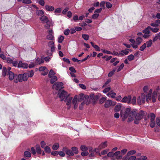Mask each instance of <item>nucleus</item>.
Masks as SVG:
<instances>
[{"label": "nucleus", "mask_w": 160, "mask_h": 160, "mask_svg": "<svg viewBox=\"0 0 160 160\" xmlns=\"http://www.w3.org/2000/svg\"><path fill=\"white\" fill-rule=\"evenodd\" d=\"M29 75V73L28 72L24 73L23 74H19L17 76V78L14 79V82L17 83L18 82H22L23 81H27Z\"/></svg>", "instance_id": "f257e3e1"}, {"label": "nucleus", "mask_w": 160, "mask_h": 160, "mask_svg": "<svg viewBox=\"0 0 160 160\" xmlns=\"http://www.w3.org/2000/svg\"><path fill=\"white\" fill-rule=\"evenodd\" d=\"M137 113V111L135 110H131V108H128L125 110L124 114L123 115V118L125 119L131 115L133 117L135 116Z\"/></svg>", "instance_id": "f03ea898"}, {"label": "nucleus", "mask_w": 160, "mask_h": 160, "mask_svg": "<svg viewBox=\"0 0 160 160\" xmlns=\"http://www.w3.org/2000/svg\"><path fill=\"white\" fill-rule=\"evenodd\" d=\"M58 95H59V97L61 98V101H63L64 98L68 96L67 92L64 90H62L61 92L59 90Z\"/></svg>", "instance_id": "7ed1b4c3"}, {"label": "nucleus", "mask_w": 160, "mask_h": 160, "mask_svg": "<svg viewBox=\"0 0 160 160\" xmlns=\"http://www.w3.org/2000/svg\"><path fill=\"white\" fill-rule=\"evenodd\" d=\"M147 113L146 112L143 111L141 110L139 112L138 114L135 116L136 117V118L138 120H141L146 115Z\"/></svg>", "instance_id": "20e7f679"}, {"label": "nucleus", "mask_w": 160, "mask_h": 160, "mask_svg": "<svg viewBox=\"0 0 160 160\" xmlns=\"http://www.w3.org/2000/svg\"><path fill=\"white\" fill-rule=\"evenodd\" d=\"M88 96V95H85L83 93H81L79 94L78 98V101L81 102L82 100H83V102H86V101H87Z\"/></svg>", "instance_id": "39448f33"}, {"label": "nucleus", "mask_w": 160, "mask_h": 160, "mask_svg": "<svg viewBox=\"0 0 160 160\" xmlns=\"http://www.w3.org/2000/svg\"><path fill=\"white\" fill-rule=\"evenodd\" d=\"M62 150L65 152L66 154L70 156H73L74 155L73 153L72 150L69 149L66 147H64L62 148Z\"/></svg>", "instance_id": "423d86ee"}, {"label": "nucleus", "mask_w": 160, "mask_h": 160, "mask_svg": "<svg viewBox=\"0 0 160 160\" xmlns=\"http://www.w3.org/2000/svg\"><path fill=\"white\" fill-rule=\"evenodd\" d=\"M115 104V102H112L111 100H108L105 101L104 106L105 108H107L111 106H114Z\"/></svg>", "instance_id": "0eeeda50"}, {"label": "nucleus", "mask_w": 160, "mask_h": 160, "mask_svg": "<svg viewBox=\"0 0 160 160\" xmlns=\"http://www.w3.org/2000/svg\"><path fill=\"white\" fill-rule=\"evenodd\" d=\"M8 75H9V79L11 81L16 79L18 75L16 74H15L14 73L11 71L8 72Z\"/></svg>", "instance_id": "6e6552de"}, {"label": "nucleus", "mask_w": 160, "mask_h": 160, "mask_svg": "<svg viewBox=\"0 0 160 160\" xmlns=\"http://www.w3.org/2000/svg\"><path fill=\"white\" fill-rule=\"evenodd\" d=\"M131 98V96L130 95H129L128 97L125 96L122 99L121 102L124 103L127 102L129 104L130 103Z\"/></svg>", "instance_id": "1a4fd4ad"}, {"label": "nucleus", "mask_w": 160, "mask_h": 160, "mask_svg": "<svg viewBox=\"0 0 160 160\" xmlns=\"http://www.w3.org/2000/svg\"><path fill=\"white\" fill-rule=\"evenodd\" d=\"M48 32L49 34L47 36V38L50 40H53L54 37L53 35V30H49L48 31Z\"/></svg>", "instance_id": "9d476101"}, {"label": "nucleus", "mask_w": 160, "mask_h": 160, "mask_svg": "<svg viewBox=\"0 0 160 160\" xmlns=\"http://www.w3.org/2000/svg\"><path fill=\"white\" fill-rule=\"evenodd\" d=\"M88 150L89 152L91 153L89 155V157L90 158H91L92 157H94L95 155V153L96 154L97 153L96 152V149L93 150L92 148L90 147L88 148Z\"/></svg>", "instance_id": "9b49d317"}, {"label": "nucleus", "mask_w": 160, "mask_h": 160, "mask_svg": "<svg viewBox=\"0 0 160 160\" xmlns=\"http://www.w3.org/2000/svg\"><path fill=\"white\" fill-rule=\"evenodd\" d=\"M28 67V64L26 63H23L22 61H20L18 64V68H27Z\"/></svg>", "instance_id": "f8f14e48"}, {"label": "nucleus", "mask_w": 160, "mask_h": 160, "mask_svg": "<svg viewBox=\"0 0 160 160\" xmlns=\"http://www.w3.org/2000/svg\"><path fill=\"white\" fill-rule=\"evenodd\" d=\"M54 85L56 86L55 89L57 90H60L61 88H63V87H62L63 85V83L61 82H56L54 84Z\"/></svg>", "instance_id": "ddd939ff"}, {"label": "nucleus", "mask_w": 160, "mask_h": 160, "mask_svg": "<svg viewBox=\"0 0 160 160\" xmlns=\"http://www.w3.org/2000/svg\"><path fill=\"white\" fill-rule=\"evenodd\" d=\"M72 98L69 96V95L66 98L64 101L66 102L67 105H69L71 104V101L72 100Z\"/></svg>", "instance_id": "4468645a"}, {"label": "nucleus", "mask_w": 160, "mask_h": 160, "mask_svg": "<svg viewBox=\"0 0 160 160\" xmlns=\"http://www.w3.org/2000/svg\"><path fill=\"white\" fill-rule=\"evenodd\" d=\"M152 90L151 89H150L149 92L148 94V95H146V100L147 102H149V100H152Z\"/></svg>", "instance_id": "2eb2a0df"}, {"label": "nucleus", "mask_w": 160, "mask_h": 160, "mask_svg": "<svg viewBox=\"0 0 160 160\" xmlns=\"http://www.w3.org/2000/svg\"><path fill=\"white\" fill-rule=\"evenodd\" d=\"M45 9L46 10L49 11H52L54 10V8L53 6L46 5L45 6Z\"/></svg>", "instance_id": "dca6fc26"}, {"label": "nucleus", "mask_w": 160, "mask_h": 160, "mask_svg": "<svg viewBox=\"0 0 160 160\" xmlns=\"http://www.w3.org/2000/svg\"><path fill=\"white\" fill-rule=\"evenodd\" d=\"M44 62V58H38L36 60V62L39 64L43 63Z\"/></svg>", "instance_id": "f3484780"}, {"label": "nucleus", "mask_w": 160, "mask_h": 160, "mask_svg": "<svg viewBox=\"0 0 160 160\" xmlns=\"http://www.w3.org/2000/svg\"><path fill=\"white\" fill-rule=\"evenodd\" d=\"M122 104L121 103H118L115 107L114 108V111L115 112L119 111L122 107Z\"/></svg>", "instance_id": "a211bd4d"}, {"label": "nucleus", "mask_w": 160, "mask_h": 160, "mask_svg": "<svg viewBox=\"0 0 160 160\" xmlns=\"http://www.w3.org/2000/svg\"><path fill=\"white\" fill-rule=\"evenodd\" d=\"M120 154V152L119 151L116 152L114 154V157H116V158L118 159H120L122 158V156Z\"/></svg>", "instance_id": "6ab92c4d"}, {"label": "nucleus", "mask_w": 160, "mask_h": 160, "mask_svg": "<svg viewBox=\"0 0 160 160\" xmlns=\"http://www.w3.org/2000/svg\"><path fill=\"white\" fill-rule=\"evenodd\" d=\"M151 27L150 26L146 28L143 31V32L145 34H149L150 33V30H151Z\"/></svg>", "instance_id": "aec40b11"}, {"label": "nucleus", "mask_w": 160, "mask_h": 160, "mask_svg": "<svg viewBox=\"0 0 160 160\" xmlns=\"http://www.w3.org/2000/svg\"><path fill=\"white\" fill-rule=\"evenodd\" d=\"M40 19L41 21L45 23L47 21L48 19L47 17L43 15L40 18Z\"/></svg>", "instance_id": "412c9836"}, {"label": "nucleus", "mask_w": 160, "mask_h": 160, "mask_svg": "<svg viewBox=\"0 0 160 160\" xmlns=\"http://www.w3.org/2000/svg\"><path fill=\"white\" fill-rule=\"evenodd\" d=\"M107 146V142H105L103 143H102L98 147L99 149H102L104 148Z\"/></svg>", "instance_id": "4be33fe9"}, {"label": "nucleus", "mask_w": 160, "mask_h": 160, "mask_svg": "<svg viewBox=\"0 0 160 160\" xmlns=\"http://www.w3.org/2000/svg\"><path fill=\"white\" fill-rule=\"evenodd\" d=\"M140 97L141 98L142 103H144L145 101V100L146 98V96L145 95L144 93H143L141 94Z\"/></svg>", "instance_id": "5701e85b"}, {"label": "nucleus", "mask_w": 160, "mask_h": 160, "mask_svg": "<svg viewBox=\"0 0 160 160\" xmlns=\"http://www.w3.org/2000/svg\"><path fill=\"white\" fill-rule=\"evenodd\" d=\"M92 46L95 48V49L96 51H100V48L97 45H95L94 43L92 42H90Z\"/></svg>", "instance_id": "b1692460"}, {"label": "nucleus", "mask_w": 160, "mask_h": 160, "mask_svg": "<svg viewBox=\"0 0 160 160\" xmlns=\"http://www.w3.org/2000/svg\"><path fill=\"white\" fill-rule=\"evenodd\" d=\"M136 157L135 156H128V158H125V156L123 157V159L124 160H134L136 159Z\"/></svg>", "instance_id": "393cba45"}, {"label": "nucleus", "mask_w": 160, "mask_h": 160, "mask_svg": "<svg viewBox=\"0 0 160 160\" xmlns=\"http://www.w3.org/2000/svg\"><path fill=\"white\" fill-rule=\"evenodd\" d=\"M136 152V151L135 150H131L130 151H129L127 155L125 156V158H127L128 157V156H130V155H133L134 154H135Z\"/></svg>", "instance_id": "a878e982"}, {"label": "nucleus", "mask_w": 160, "mask_h": 160, "mask_svg": "<svg viewBox=\"0 0 160 160\" xmlns=\"http://www.w3.org/2000/svg\"><path fill=\"white\" fill-rule=\"evenodd\" d=\"M158 39L160 40V32H159L156 34V36L153 38V42H155Z\"/></svg>", "instance_id": "bb28decb"}, {"label": "nucleus", "mask_w": 160, "mask_h": 160, "mask_svg": "<svg viewBox=\"0 0 160 160\" xmlns=\"http://www.w3.org/2000/svg\"><path fill=\"white\" fill-rule=\"evenodd\" d=\"M50 80V82L51 84H53L55 81L57 80V77L56 76H54L52 77Z\"/></svg>", "instance_id": "cd10ccee"}, {"label": "nucleus", "mask_w": 160, "mask_h": 160, "mask_svg": "<svg viewBox=\"0 0 160 160\" xmlns=\"http://www.w3.org/2000/svg\"><path fill=\"white\" fill-rule=\"evenodd\" d=\"M7 68L5 67H3L2 70V75L5 77L7 73Z\"/></svg>", "instance_id": "c85d7f7f"}, {"label": "nucleus", "mask_w": 160, "mask_h": 160, "mask_svg": "<svg viewBox=\"0 0 160 160\" xmlns=\"http://www.w3.org/2000/svg\"><path fill=\"white\" fill-rule=\"evenodd\" d=\"M24 156L27 158H30L31 157V153L28 151H26L24 152Z\"/></svg>", "instance_id": "c756f323"}, {"label": "nucleus", "mask_w": 160, "mask_h": 160, "mask_svg": "<svg viewBox=\"0 0 160 160\" xmlns=\"http://www.w3.org/2000/svg\"><path fill=\"white\" fill-rule=\"evenodd\" d=\"M72 150L73 153L75 154H77L78 153V149L76 147H73L72 148Z\"/></svg>", "instance_id": "7c9ffc66"}, {"label": "nucleus", "mask_w": 160, "mask_h": 160, "mask_svg": "<svg viewBox=\"0 0 160 160\" xmlns=\"http://www.w3.org/2000/svg\"><path fill=\"white\" fill-rule=\"evenodd\" d=\"M45 23H46V24L45 25V27L47 28H49L51 24L50 21L48 19Z\"/></svg>", "instance_id": "2f4dec72"}, {"label": "nucleus", "mask_w": 160, "mask_h": 160, "mask_svg": "<svg viewBox=\"0 0 160 160\" xmlns=\"http://www.w3.org/2000/svg\"><path fill=\"white\" fill-rule=\"evenodd\" d=\"M150 121L151 122L155 121V115L153 113H151L150 115Z\"/></svg>", "instance_id": "473e14b6"}, {"label": "nucleus", "mask_w": 160, "mask_h": 160, "mask_svg": "<svg viewBox=\"0 0 160 160\" xmlns=\"http://www.w3.org/2000/svg\"><path fill=\"white\" fill-rule=\"evenodd\" d=\"M44 150L46 153H49L51 152V149L48 146H47L44 148Z\"/></svg>", "instance_id": "72a5a7b5"}, {"label": "nucleus", "mask_w": 160, "mask_h": 160, "mask_svg": "<svg viewBox=\"0 0 160 160\" xmlns=\"http://www.w3.org/2000/svg\"><path fill=\"white\" fill-rule=\"evenodd\" d=\"M55 74V73L54 72V71H53V70L52 69H51L49 72V74H48V77L49 78H51L52 77V75H54Z\"/></svg>", "instance_id": "f704fd0d"}, {"label": "nucleus", "mask_w": 160, "mask_h": 160, "mask_svg": "<svg viewBox=\"0 0 160 160\" xmlns=\"http://www.w3.org/2000/svg\"><path fill=\"white\" fill-rule=\"evenodd\" d=\"M113 54H114L115 55L118 56H123V54L122 53H118V52L114 51L113 52Z\"/></svg>", "instance_id": "c9c22d12"}, {"label": "nucleus", "mask_w": 160, "mask_h": 160, "mask_svg": "<svg viewBox=\"0 0 160 160\" xmlns=\"http://www.w3.org/2000/svg\"><path fill=\"white\" fill-rule=\"evenodd\" d=\"M59 147V145L58 143H57L54 144L52 147V148L54 150H57Z\"/></svg>", "instance_id": "e433bc0d"}, {"label": "nucleus", "mask_w": 160, "mask_h": 160, "mask_svg": "<svg viewBox=\"0 0 160 160\" xmlns=\"http://www.w3.org/2000/svg\"><path fill=\"white\" fill-rule=\"evenodd\" d=\"M80 149L82 151H86L88 150V148L85 145H82L80 147Z\"/></svg>", "instance_id": "4c0bfd02"}, {"label": "nucleus", "mask_w": 160, "mask_h": 160, "mask_svg": "<svg viewBox=\"0 0 160 160\" xmlns=\"http://www.w3.org/2000/svg\"><path fill=\"white\" fill-rule=\"evenodd\" d=\"M36 14L38 16H41L44 14V12L42 10H39L36 12Z\"/></svg>", "instance_id": "58836bf2"}, {"label": "nucleus", "mask_w": 160, "mask_h": 160, "mask_svg": "<svg viewBox=\"0 0 160 160\" xmlns=\"http://www.w3.org/2000/svg\"><path fill=\"white\" fill-rule=\"evenodd\" d=\"M36 151L38 154H41L42 153V150L39 145L38 147H36Z\"/></svg>", "instance_id": "ea45409f"}, {"label": "nucleus", "mask_w": 160, "mask_h": 160, "mask_svg": "<svg viewBox=\"0 0 160 160\" xmlns=\"http://www.w3.org/2000/svg\"><path fill=\"white\" fill-rule=\"evenodd\" d=\"M64 39V37L62 36H60L58 38V42L59 43H61L63 41Z\"/></svg>", "instance_id": "a19ab883"}, {"label": "nucleus", "mask_w": 160, "mask_h": 160, "mask_svg": "<svg viewBox=\"0 0 160 160\" xmlns=\"http://www.w3.org/2000/svg\"><path fill=\"white\" fill-rule=\"evenodd\" d=\"M115 71H116L115 69H113L112 71L110 72L108 74V76L109 77H112L113 75V74L114 73Z\"/></svg>", "instance_id": "79ce46f5"}, {"label": "nucleus", "mask_w": 160, "mask_h": 160, "mask_svg": "<svg viewBox=\"0 0 160 160\" xmlns=\"http://www.w3.org/2000/svg\"><path fill=\"white\" fill-rule=\"evenodd\" d=\"M136 42H137V44L139 45L142 41V39L140 37H138L136 39Z\"/></svg>", "instance_id": "37998d69"}, {"label": "nucleus", "mask_w": 160, "mask_h": 160, "mask_svg": "<svg viewBox=\"0 0 160 160\" xmlns=\"http://www.w3.org/2000/svg\"><path fill=\"white\" fill-rule=\"evenodd\" d=\"M82 37L85 40H87L89 39V36L86 34H82Z\"/></svg>", "instance_id": "c03bdc74"}, {"label": "nucleus", "mask_w": 160, "mask_h": 160, "mask_svg": "<svg viewBox=\"0 0 160 160\" xmlns=\"http://www.w3.org/2000/svg\"><path fill=\"white\" fill-rule=\"evenodd\" d=\"M147 47L148 48L151 47L152 44V40H150L149 41L146 42Z\"/></svg>", "instance_id": "a18cd8bd"}, {"label": "nucleus", "mask_w": 160, "mask_h": 160, "mask_svg": "<svg viewBox=\"0 0 160 160\" xmlns=\"http://www.w3.org/2000/svg\"><path fill=\"white\" fill-rule=\"evenodd\" d=\"M147 157L145 156H142L140 158H138L135 159V160H149L147 159Z\"/></svg>", "instance_id": "49530a36"}, {"label": "nucleus", "mask_w": 160, "mask_h": 160, "mask_svg": "<svg viewBox=\"0 0 160 160\" xmlns=\"http://www.w3.org/2000/svg\"><path fill=\"white\" fill-rule=\"evenodd\" d=\"M146 47V44L144 43L140 47V50L142 51H143Z\"/></svg>", "instance_id": "de8ad7c7"}, {"label": "nucleus", "mask_w": 160, "mask_h": 160, "mask_svg": "<svg viewBox=\"0 0 160 160\" xmlns=\"http://www.w3.org/2000/svg\"><path fill=\"white\" fill-rule=\"evenodd\" d=\"M78 100V96L77 95H75L73 99L72 100V103L73 104L77 103V101Z\"/></svg>", "instance_id": "09e8293b"}, {"label": "nucleus", "mask_w": 160, "mask_h": 160, "mask_svg": "<svg viewBox=\"0 0 160 160\" xmlns=\"http://www.w3.org/2000/svg\"><path fill=\"white\" fill-rule=\"evenodd\" d=\"M128 59L129 61H131L134 59V56L132 54H130L128 57Z\"/></svg>", "instance_id": "8fccbe9b"}, {"label": "nucleus", "mask_w": 160, "mask_h": 160, "mask_svg": "<svg viewBox=\"0 0 160 160\" xmlns=\"http://www.w3.org/2000/svg\"><path fill=\"white\" fill-rule=\"evenodd\" d=\"M107 97H102L99 100V102L100 103H103L107 99Z\"/></svg>", "instance_id": "3c124183"}, {"label": "nucleus", "mask_w": 160, "mask_h": 160, "mask_svg": "<svg viewBox=\"0 0 160 160\" xmlns=\"http://www.w3.org/2000/svg\"><path fill=\"white\" fill-rule=\"evenodd\" d=\"M136 102V97L134 96L133 97L132 99H131V102L130 103H132L133 104H134Z\"/></svg>", "instance_id": "603ef678"}, {"label": "nucleus", "mask_w": 160, "mask_h": 160, "mask_svg": "<svg viewBox=\"0 0 160 160\" xmlns=\"http://www.w3.org/2000/svg\"><path fill=\"white\" fill-rule=\"evenodd\" d=\"M121 52L122 53H123V56H124V55H128L129 53V52L127 49H126L125 50H122L121 51Z\"/></svg>", "instance_id": "864d4df0"}, {"label": "nucleus", "mask_w": 160, "mask_h": 160, "mask_svg": "<svg viewBox=\"0 0 160 160\" xmlns=\"http://www.w3.org/2000/svg\"><path fill=\"white\" fill-rule=\"evenodd\" d=\"M111 89L110 87L105 88L103 90V92L104 93H106L107 92H109Z\"/></svg>", "instance_id": "5fc2aeb1"}, {"label": "nucleus", "mask_w": 160, "mask_h": 160, "mask_svg": "<svg viewBox=\"0 0 160 160\" xmlns=\"http://www.w3.org/2000/svg\"><path fill=\"white\" fill-rule=\"evenodd\" d=\"M137 102L138 105H140L142 104V102L140 96H139L137 98Z\"/></svg>", "instance_id": "6e6d98bb"}, {"label": "nucleus", "mask_w": 160, "mask_h": 160, "mask_svg": "<svg viewBox=\"0 0 160 160\" xmlns=\"http://www.w3.org/2000/svg\"><path fill=\"white\" fill-rule=\"evenodd\" d=\"M155 121L151 122V121H150V126L152 128H153L155 127Z\"/></svg>", "instance_id": "4d7b16f0"}, {"label": "nucleus", "mask_w": 160, "mask_h": 160, "mask_svg": "<svg viewBox=\"0 0 160 160\" xmlns=\"http://www.w3.org/2000/svg\"><path fill=\"white\" fill-rule=\"evenodd\" d=\"M106 6L108 8H111L112 6V4L109 2H107L106 3Z\"/></svg>", "instance_id": "13d9d810"}, {"label": "nucleus", "mask_w": 160, "mask_h": 160, "mask_svg": "<svg viewBox=\"0 0 160 160\" xmlns=\"http://www.w3.org/2000/svg\"><path fill=\"white\" fill-rule=\"evenodd\" d=\"M124 65L123 63H122L117 69V72H118L120 71L123 68Z\"/></svg>", "instance_id": "bf43d9fd"}, {"label": "nucleus", "mask_w": 160, "mask_h": 160, "mask_svg": "<svg viewBox=\"0 0 160 160\" xmlns=\"http://www.w3.org/2000/svg\"><path fill=\"white\" fill-rule=\"evenodd\" d=\"M48 69L46 67H40L39 68V71H44Z\"/></svg>", "instance_id": "052dcab7"}, {"label": "nucleus", "mask_w": 160, "mask_h": 160, "mask_svg": "<svg viewBox=\"0 0 160 160\" xmlns=\"http://www.w3.org/2000/svg\"><path fill=\"white\" fill-rule=\"evenodd\" d=\"M84 151L82 152L81 153V155L82 156H87L88 154V152L87 151Z\"/></svg>", "instance_id": "680f3d73"}, {"label": "nucleus", "mask_w": 160, "mask_h": 160, "mask_svg": "<svg viewBox=\"0 0 160 160\" xmlns=\"http://www.w3.org/2000/svg\"><path fill=\"white\" fill-rule=\"evenodd\" d=\"M159 30V29L157 28H152L151 29V30H152L153 32H157Z\"/></svg>", "instance_id": "e2e57ef3"}, {"label": "nucleus", "mask_w": 160, "mask_h": 160, "mask_svg": "<svg viewBox=\"0 0 160 160\" xmlns=\"http://www.w3.org/2000/svg\"><path fill=\"white\" fill-rule=\"evenodd\" d=\"M102 9V8H101L99 9H96L95 10L94 13H97V14H98L101 12Z\"/></svg>", "instance_id": "0e129e2a"}, {"label": "nucleus", "mask_w": 160, "mask_h": 160, "mask_svg": "<svg viewBox=\"0 0 160 160\" xmlns=\"http://www.w3.org/2000/svg\"><path fill=\"white\" fill-rule=\"evenodd\" d=\"M22 2L24 3L29 4L31 3L32 1L31 0H23Z\"/></svg>", "instance_id": "69168bd1"}, {"label": "nucleus", "mask_w": 160, "mask_h": 160, "mask_svg": "<svg viewBox=\"0 0 160 160\" xmlns=\"http://www.w3.org/2000/svg\"><path fill=\"white\" fill-rule=\"evenodd\" d=\"M7 61L8 63H12L13 62V61L12 59L9 58H6Z\"/></svg>", "instance_id": "338daca9"}, {"label": "nucleus", "mask_w": 160, "mask_h": 160, "mask_svg": "<svg viewBox=\"0 0 160 160\" xmlns=\"http://www.w3.org/2000/svg\"><path fill=\"white\" fill-rule=\"evenodd\" d=\"M156 122L157 125L160 127V119L159 118H157L156 120Z\"/></svg>", "instance_id": "774afa93"}]
</instances>
